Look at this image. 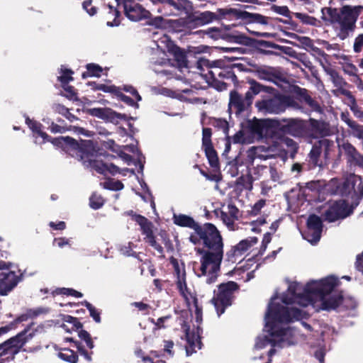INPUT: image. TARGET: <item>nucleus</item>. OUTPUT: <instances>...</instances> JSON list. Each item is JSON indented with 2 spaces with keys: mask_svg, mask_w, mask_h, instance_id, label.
Instances as JSON below:
<instances>
[{
  "mask_svg": "<svg viewBox=\"0 0 363 363\" xmlns=\"http://www.w3.org/2000/svg\"><path fill=\"white\" fill-rule=\"evenodd\" d=\"M172 219L175 225L192 229L189 241L195 245L203 246L196 249V254L200 255L201 264L197 276H206V284L216 282L224 254L223 238L218 229L211 223L201 224L186 214H174Z\"/></svg>",
  "mask_w": 363,
  "mask_h": 363,
  "instance_id": "f257e3e1",
  "label": "nucleus"
},
{
  "mask_svg": "<svg viewBox=\"0 0 363 363\" xmlns=\"http://www.w3.org/2000/svg\"><path fill=\"white\" fill-rule=\"evenodd\" d=\"M253 8L251 5H242L240 9L225 7L218 9L216 12L206 11L198 13H191V9L186 13L187 16L186 18L176 20L174 23L186 28L203 26L213 21H220L223 19L240 20L244 24L255 23L262 26L273 24V18L246 11V9H252Z\"/></svg>",
  "mask_w": 363,
  "mask_h": 363,
  "instance_id": "f03ea898",
  "label": "nucleus"
},
{
  "mask_svg": "<svg viewBox=\"0 0 363 363\" xmlns=\"http://www.w3.org/2000/svg\"><path fill=\"white\" fill-rule=\"evenodd\" d=\"M360 10V6L352 7L349 5L343 6L340 9L323 7L321 9V19L325 25L333 27L337 25V37L344 40L354 32Z\"/></svg>",
  "mask_w": 363,
  "mask_h": 363,
  "instance_id": "7ed1b4c3",
  "label": "nucleus"
},
{
  "mask_svg": "<svg viewBox=\"0 0 363 363\" xmlns=\"http://www.w3.org/2000/svg\"><path fill=\"white\" fill-rule=\"evenodd\" d=\"M239 289V284L233 281L221 283L217 286V289L213 291V296L210 301L214 306L218 316L232 306L235 298V293H238Z\"/></svg>",
  "mask_w": 363,
  "mask_h": 363,
  "instance_id": "20e7f679",
  "label": "nucleus"
},
{
  "mask_svg": "<svg viewBox=\"0 0 363 363\" xmlns=\"http://www.w3.org/2000/svg\"><path fill=\"white\" fill-rule=\"evenodd\" d=\"M302 318V311L296 308H288L280 303L269 304L265 318L267 325H272L275 323H289Z\"/></svg>",
  "mask_w": 363,
  "mask_h": 363,
  "instance_id": "39448f33",
  "label": "nucleus"
},
{
  "mask_svg": "<svg viewBox=\"0 0 363 363\" xmlns=\"http://www.w3.org/2000/svg\"><path fill=\"white\" fill-rule=\"evenodd\" d=\"M295 104L292 96L277 93L272 97L257 101L255 107L259 112L264 114H279L284 112L288 107L294 106Z\"/></svg>",
  "mask_w": 363,
  "mask_h": 363,
  "instance_id": "423d86ee",
  "label": "nucleus"
},
{
  "mask_svg": "<svg viewBox=\"0 0 363 363\" xmlns=\"http://www.w3.org/2000/svg\"><path fill=\"white\" fill-rule=\"evenodd\" d=\"M29 330L30 327H27L16 335L0 344V363L14 359L26 342L33 337L31 333L27 335Z\"/></svg>",
  "mask_w": 363,
  "mask_h": 363,
  "instance_id": "0eeeda50",
  "label": "nucleus"
},
{
  "mask_svg": "<svg viewBox=\"0 0 363 363\" xmlns=\"http://www.w3.org/2000/svg\"><path fill=\"white\" fill-rule=\"evenodd\" d=\"M56 147L60 148L66 154L72 157L83 158L91 148L92 142L89 140L80 139L79 141L69 136H60L55 138Z\"/></svg>",
  "mask_w": 363,
  "mask_h": 363,
  "instance_id": "6e6552de",
  "label": "nucleus"
},
{
  "mask_svg": "<svg viewBox=\"0 0 363 363\" xmlns=\"http://www.w3.org/2000/svg\"><path fill=\"white\" fill-rule=\"evenodd\" d=\"M335 148L333 140L322 138L315 141L307 156V162L310 169L323 167V160L329 159L330 153Z\"/></svg>",
  "mask_w": 363,
  "mask_h": 363,
  "instance_id": "1a4fd4ad",
  "label": "nucleus"
},
{
  "mask_svg": "<svg viewBox=\"0 0 363 363\" xmlns=\"http://www.w3.org/2000/svg\"><path fill=\"white\" fill-rule=\"evenodd\" d=\"M357 206L358 202L350 204L345 199L334 201L329 203L328 208L324 212L323 216L325 220L329 223L343 220L351 216Z\"/></svg>",
  "mask_w": 363,
  "mask_h": 363,
  "instance_id": "9d476101",
  "label": "nucleus"
},
{
  "mask_svg": "<svg viewBox=\"0 0 363 363\" xmlns=\"http://www.w3.org/2000/svg\"><path fill=\"white\" fill-rule=\"evenodd\" d=\"M276 128L284 135L303 138L308 134V123L300 118H283L276 121Z\"/></svg>",
  "mask_w": 363,
  "mask_h": 363,
  "instance_id": "9b49d317",
  "label": "nucleus"
},
{
  "mask_svg": "<svg viewBox=\"0 0 363 363\" xmlns=\"http://www.w3.org/2000/svg\"><path fill=\"white\" fill-rule=\"evenodd\" d=\"M335 194L341 196L350 197L353 202H358L363 198V182L360 177L347 179L337 186Z\"/></svg>",
  "mask_w": 363,
  "mask_h": 363,
  "instance_id": "f8f14e48",
  "label": "nucleus"
},
{
  "mask_svg": "<svg viewBox=\"0 0 363 363\" xmlns=\"http://www.w3.org/2000/svg\"><path fill=\"white\" fill-rule=\"evenodd\" d=\"M254 98L249 89L244 97L236 90H233L230 93L229 109L233 111L236 116L248 111L252 108Z\"/></svg>",
  "mask_w": 363,
  "mask_h": 363,
  "instance_id": "ddd939ff",
  "label": "nucleus"
},
{
  "mask_svg": "<svg viewBox=\"0 0 363 363\" xmlns=\"http://www.w3.org/2000/svg\"><path fill=\"white\" fill-rule=\"evenodd\" d=\"M118 6L123 5L125 16L133 21H140L150 18L151 13L135 0H116Z\"/></svg>",
  "mask_w": 363,
  "mask_h": 363,
  "instance_id": "4468645a",
  "label": "nucleus"
},
{
  "mask_svg": "<svg viewBox=\"0 0 363 363\" xmlns=\"http://www.w3.org/2000/svg\"><path fill=\"white\" fill-rule=\"evenodd\" d=\"M0 269H6L0 272V295L6 296L21 280V276L15 272L9 270L5 262H0Z\"/></svg>",
  "mask_w": 363,
  "mask_h": 363,
  "instance_id": "2eb2a0df",
  "label": "nucleus"
},
{
  "mask_svg": "<svg viewBox=\"0 0 363 363\" xmlns=\"http://www.w3.org/2000/svg\"><path fill=\"white\" fill-rule=\"evenodd\" d=\"M306 227L304 238L311 243H317L320 239L323 228L320 217L315 214H311L307 219Z\"/></svg>",
  "mask_w": 363,
  "mask_h": 363,
  "instance_id": "dca6fc26",
  "label": "nucleus"
},
{
  "mask_svg": "<svg viewBox=\"0 0 363 363\" xmlns=\"http://www.w3.org/2000/svg\"><path fill=\"white\" fill-rule=\"evenodd\" d=\"M235 25H233L232 28H230V26L227 27V31L223 34H221V31L219 28H211L208 30L207 33L210 34L211 33H214L215 34L211 35L213 38H216L217 36L220 35L223 39L225 40L228 42L235 43L242 45L247 46L248 44L245 43V38H251L246 35L245 33L235 30Z\"/></svg>",
  "mask_w": 363,
  "mask_h": 363,
  "instance_id": "f3484780",
  "label": "nucleus"
},
{
  "mask_svg": "<svg viewBox=\"0 0 363 363\" xmlns=\"http://www.w3.org/2000/svg\"><path fill=\"white\" fill-rule=\"evenodd\" d=\"M90 115L99 118L106 120L111 123L117 124L119 120L129 121L133 120V117L128 116L126 114L117 113L108 108H94L89 110Z\"/></svg>",
  "mask_w": 363,
  "mask_h": 363,
  "instance_id": "a211bd4d",
  "label": "nucleus"
},
{
  "mask_svg": "<svg viewBox=\"0 0 363 363\" xmlns=\"http://www.w3.org/2000/svg\"><path fill=\"white\" fill-rule=\"evenodd\" d=\"M332 134L329 123L323 121L310 118L308 124V134L312 138H325Z\"/></svg>",
  "mask_w": 363,
  "mask_h": 363,
  "instance_id": "6ab92c4d",
  "label": "nucleus"
},
{
  "mask_svg": "<svg viewBox=\"0 0 363 363\" xmlns=\"http://www.w3.org/2000/svg\"><path fill=\"white\" fill-rule=\"evenodd\" d=\"M203 329L200 325H197L196 328L190 332L189 328L185 330V336L187 345L186 346V354L187 356L191 355L196 352V350H201L203 343L201 342V334Z\"/></svg>",
  "mask_w": 363,
  "mask_h": 363,
  "instance_id": "aec40b11",
  "label": "nucleus"
},
{
  "mask_svg": "<svg viewBox=\"0 0 363 363\" xmlns=\"http://www.w3.org/2000/svg\"><path fill=\"white\" fill-rule=\"evenodd\" d=\"M244 65L241 63H233L227 65L225 68L217 69L216 72H211L214 76L217 74L218 77L223 79H226L232 82L235 86L238 84V79L235 74V69L239 72L243 70Z\"/></svg>",
  "mask_w": 363,
  "mask_h": 363,
  "instance_id": "412c9836",
  "label": "nucleus"
},
{
  "mask_svg": "<svg viewBox=\"0 0 363 363\" xmlns=\"http://www.w3.org/2000/svg\"><path fill=\"white\" fill-rule=\"evenodd\" d=\"M245 39V43L248 44V47L252 48L257 50L258 52L264 55H272L274 53L272 51L267 50L269 48L280 50L281 48L280 45L270 41L257 40L252 38Z\"/></svg>",
  "mask_w": 363,
  "mask_h": 363,
  "instance_id": "4be33fe9",
  "label": "nucleus"
},
{
  "mask_svg": "<svg viewBox=\"0 0 363 363\" xmlns=\"http://www.w3.org/2000/svg\"><path fill=\"white\" fill-rule=\"evenodd\" d=\"M256 74L258 79L273 82L277 84L278 82H284V77L281 72L274 68H262L259 67L256 70Z\"/></svg>",
  "mask_w": 363,
  "mask_h": 363,
  "instance_id": "5701e85b",
  "label": "nucleus"
},
{
  "mask_svg": "<svg viewBox=\"0 0 363 363\" xmlns=\"http://www.w3.org/2000/svg\"><path fill=\"white\" fill-rule=\"evenodd\" d=\"M167 49L168 52L173 56L179 67H188L186 53L184 50L174 44L172 41L167 43Z\"/></svg>",
  "mask_w": 363,
  "mask_h": 363,
  "instance_id": "b1692460",
  "label": "nucleus"
},
{
  "mask_svg": "<svg viewBox=\"0 0 363 363\" xmlns=\"http://www.w3.org/2000/svg\"><path fill=\"white\" fill-rule=\"evenodd\" d=\"M152 228L153 224L152 222L147 226L143 225L141 233L145 236L144 240L150 246L153 247L161 256H163L164 249L162 245L157 242Z\"/></svg>",
  "mask_w": 363,
  "mask_h": 363,
  "instance_id": "393cba45",
  "label": "nucleus"
},
{
  "mask_svg": "<svg viewBox=\"0 0 363 363\" xmlns=\"http://www.w3.org/2000/svg\"><path fill=\"white\" fill-rule=\"evenodd\" d=\"M320 281H311L303 289L301 297L307 303H311L315 297L320 298Z\"/></svg>",
  "mask_w": 363,
  "mask_h": 363,
  "instance_id": "a878e982",
  "label": "nucleus"
},
{
  "mask_svg": "<svg viewBox=\"0 0 363 363\" xmlns=\"http://www.w3.org/2000/svg\"><path fill=\"white\" fill-rule=\"evenodd\" d=\"M322 300L321 308L325 311L336 309L339 307L343 301V296L341 294H334L328 298H320Z\"/></svg>",
  "mask_w": 363,
  "mask_h": 363,
  "instance_id": "bb28decb",
  "label": "nucleus"
},
{
  "mask_svg": "<svg viewBox=\"0 0 363 363\" xmlns=\"http://www.w3.org/2000/svg\"><path fill=\"white\" fill-rule=\"evenodd\" d=\"M62 320L64 322L61 327L67 333L72 330H78L83 328L82 323L79 320L78 318L73 317L69 315H60Z\"/></svg>",
  "mask_w": 363,
  "mask_h": 363,
  "instance_id": "cd10ccee",
  "label": "nucleus"
},
{
  "mask_svg": "<svg viewBox=\"0 0 363 363\" xmlns=\"http://www.w3.org/2000/svg\"><path fill=\"white\" fill-rule=\"evenodd\" d=\"M337 279L333 276L328 277L320 280V298L330 294L337 285Z\"/></svg>",
  "mask_w": 363,
  "mask_h": 363,
  "instance_id": "c85d7f7f",
  "label": "nucleus"
},
{
  "mask_svg": "<svg viewBox=\"0 0 363 363\" xmlns=\"http://www.w3.org/2000/svg\"><path fill=\"white\" fill-rule=\"evenodd\" d=\"M108 11L104 16V19L106 21V25L109 27L118 26L121 23L120 11L113 6H107Z\"/></svg>",
  "mask_w": 363,
  "mask_h": 363,
  "instance_id": "c756f323",
  "label": "nucleus"
},
{
  "mask_svg": "<svg viewBox=\"0 0 363 363\" xmlns=\"http://www.w3.org/2000/svg\"><path fill=\"white\" fill-rule=\"evenodd\" d=\"M164 4L174 7L179 12L188 13L193 9L192 3L189 0H164Z\"/></svg>",
  "mask_w": 363,
  "mask_h": 363,
  "instance_id": "7c9ffc66",
  "label": "nucleus"
},
{
  "mask_svg": "<svg viewBox=\"0 0 363 363\" xmlns=\"http://www.w3.org/2000/svg\"><path fill=\"white\" fill-rule=\"evenodd\" d=\"M247 83L250 85L249 89L250 90V93H252L254 96L262 91L273 94L274 91H276L274 87L262 85L254 79H247Z\"/></svg>",
  "mask_w": 363,
  "mask_h": 363,
  "instance_id": "2f4dec72",
  "label": "nucleus"
},
{
  "mask_svg": "<svg viewBox=\"0 0 363 363\" xmlns=\"http://www.w3.org/2000/svg\"><path fill=\"white\" fill-rule=\"evenodd\" d=\"M247 126L250 132L253 134L263 135L267 129V125L265 121L258 120L255 118L252 121H248Z\"/></svg>",
  "mask_w": 363,
  "mask_h": 363,
  "instance_id": "473e14b6",
  "label": "nucleus"
},
{
  "mask_svg": "<svg viewBox=\"0 0 363 363\" xmlns=\"http://www.w3.org/2000/svg\"><path fill=\"white\" fill-rule=\"evenodd\" d=\"M176 284L180 294L184 297L187 305L189 306V297L193 299V297L195 296V295H194L188 288L186 282V278L177 280Z\"/></svg>",
  "mask_w": 363,
  "mask_h": 363,
  "instance_id": "72a5a7b5",
  "label": "nucleus"
},
{
  "mask_svg": "<svg viewBox=\"0 0 363 363\" xmlns=\"http://www.w3.org/2000/svg\"><path fill=\"white\" fill-rule=\"evenodd\" d=\"M208 159L210 166L213 168L219 167V159L216 150L213 146L206 147L202 148Z\"/></svg>",
  "mask_w": 363,
  "mask_h": 363,
  "instance_id": "f704fd0d",
  "label": "nucleus"
},
{
  "mask_svg": "<svg viewBox=\"0 0 363 363\" xmlns=\"http://www.w3.org/2000/svg\"><path fill=\"white\" fill-rule=\"evenodd\" d=\"M58 357L69 363H77L78 354L77 352L69 348H62L58 353Z\"/></svg>",
  "mask_w": 363,
  "mask_h": 363,
  "instance_id": "c9c22d12",
  "label": "nucleus"
},
{
  "mask_svg": "<svg viewBox=\"0 0 363 363\" xmlns=\"http://www.w3.org/2000/svg\"><path fill=\"white\" fill-rule=\"evenodd\" d=\"M65 340L67 342L74 343V346L77 349L78 352L81 355L84 356L86 360H87L89 362L92 361L91 356L93 354V352H89L86 350H85L81 342L75 340L73 337H65Z\"/></svg>",
  "mask_w": 363,
  "mask_h": 363,
  "instance_id": "e433bc0d",
  "label": "nucleus"
},
{
  "mask_svg": "<svg viewBox=\"0 0 363 363\" xmlns=\"http://www.w3.org/2000/svg\"><path fill=\"white\" fill-rule=\"evenodd\" d=\"M258 239L257 237H250L239 242L236 245L240 252V255L245 252L250 247L257 243Z\"/></svg>",
  "mask_w": 363,
  "mask_h": 363,
  "instance_id": "4c0bfd02",
  "label": "nucleus"
},
{
  "mask_svg": "<svg viewBox=\"0 0 363 363\" xmlns=\"http://www.w3.org/2000/svg\"><path fill=\"white\" fill-rule=\"evenodd\" d=\"M105 203V200L101 195L94 192L89 198V206L92 209L97 210L101 208Z\"/></svg>",
  "mask_w": 363,
  "mask_h": 363,
  "instance_id": "58836bf2",
  "label": "nucleus"
},
{
  "mask_svg": "<svg viewBox=\"0 0 363 363\" xmlns=\"http://www.w3.org/2000/svg\"><path fill=\"white\" fill-rule=\"evenodd\" d=\"M89 86H91V89L94 91L100 90L105 93H111L113 94L117 90V87L115 85L108 86L104 84H97L95 82H90L88 83Z\"/></svg>",
  "mask_w": 363,
  "mask_h": 363,
  "instance_id": "ea45409f",
  "label": "nucleus"
},
{
  "mask_svg": "<svg viewBox=\"0 0 363 363\" xmlns=\"http://www.w3.org/2000/svg\"><path fill=\"white\" fill-rule=\"evenodd\" d=\"M210 124L213 127L222 130L225 135H228L229 124L228 121L223 118H211Z\"/></svg>",
  "mask_w": 363,
  "mask_h": 363,
  "instance_id": "a19ab883",
  "label": "nucleus"
},
{
  "mask_svg": "<svg viewBox=\"0 0 363 363\" xmlns=\"http://www.w3.org/2000/svg\"><path fill=\"white\" fill-rule=\"evenodd\" d=\"M81 304L84 306L88 309V311H89L90 316L94 319V320L96 323H101V312L98 309H96L91 303H90L87 301H82Z\"/></svg>",
  "mask_w": 363,
  "mask_h": 363,
  "instance_id": "79ce46f5",
  "label": "nucleus"
},
{
  "mask_svg": "<svg viewBox=\"0 0 363 363\" xmlns=\"http://www.w3.org/2000/svg\"><path fill=\"white\" fill-rule=\"evenodd\" d=\"M145 20H147V24L153 26L155 28H164L167 26L166 20L162 16L152 18L150 16V18H146Z\"/></svg>",
  "mask_w": 363,
  "mask_h": 363,
  "instance_id": "37998d69",
  "label": "nucleus"
},
{
  "mask_svg": "<svg viewBox=\"0 0 363 363\" xmlns=\"http://www.w3.org/2000/svg\"><path fill=\"white\" fill-rule=\"evenodd\" d=\"M127 214L132 217V220L135 221L140 226V230H142L143 225H145V226H147L148 224L151 223L150 220H149L146 217L137 214L133 211L130 210L127 212Z\"/></svg>",
  "mask_w": 363,
  "mask_h": 363,
  "instance_id": "c03bdc74",
  "label": "nucleus"
},
{
  "mask_svg": "<svg viewBox=\"0 0 363 363\" xmlns=\"http://www.w3.org/2000/svg\"><path fill=\"white\" fill-rule=\"evenodd\" d=\"M114 95H116L118 99L121 101L126 104L127 105L133 107L138 108L139 106L137 102H135L132 98L125 95L121 91V87H117V90L115 91Z\"/></svg>",
  "mask_w": 363,
  "mask_h": 363,
  "instance_id": "a18cd8bd",
  "label": "nucleus"
},
{
  "mask_svg": "<svg viewBox=\"0 0 363 363\" xmlns=\"http://www.w3.org/2000/svg\"><path fill=\"white\" fill-rule=\"evenodd\" d=\"M62 74L57 77V80L61 82L62 85L69 84V82L73 81L74 78L72 74L74 72L70 69H61Z\"/></svg>",
  "mask_w": 363,
  "mask_h": 363,
  "instance_id": "49530a36",
  "label": "nucleus"
},
{
  "mask_svg": "<svg viewBox=\"0 0 363 363\" xmlns=\"http://www.w3.org/2000/svg\"><path fill=\"white\" fill-rule=\"evenodd\" d=\"M212 130L210 128H203L202 129V148L213 146L211 140Z\"/></svg>",
  "mask_w": 363,
  "mask_h": 363,
  "instance_id": "de8ad7c7",
  "label": "nucleus"
},
{
  "mask_svg": "<svg viewBox=\"0 0 363 363\" xmlns=\"http://www.w3.org/2000/svg\"><path fill=\"white\" fill-rule=\"evenodd\" d=\"M54 294L72 296L77 298L83 296L82 293L70 288H57L55 290Z\"/></svg>",
  "mask_w": 363,
  "mask_h": 363,
  "instance_id": "09e8293b",
  "label": "nucleus"
},
{
  "mask_svg": "<svg viewBox=\"0 0 363 363\" xmlns=\"http://www.w3.org/2000/svg\"><path fill=\"white\" fill-rule=\"evenodd\" d=\"M78 336L81 340L85 342L88 348L92 350L94 347V343L91 335L86 330L80 328V330L78 332Z\"/></svg>",
  "mask_w": 363,
  "mask_h": 363,
  "instance_id": "8fccbe9b",
  "label": "nucleus"
},
{
  "mask_svg": "<svg viewBox=\"0 0 363 363\" xmlns=\"http://www.w3.org/2000/svg\"><path fill=\"white\" fill-rule=\"evenodd\" d=\"M288 292L293 296H295L296 298L303 300V298L301 297L303 289L299 283L296 281L291 283L288 287Z\"/></svg>",
  "mask_w": 363,
  "mask_h": 363,
  "instance_id": "3c124183",
  "label": "nucleus"
},
{
  "mask_svg": "<svg viewBox=\"0 0 363 363\" xmlns=\"http://www.w3.org/2000/svg\"><path fill=\"white\" fill-rule=\"evenodd\" d=\"M294 16L301 20V21L307 25L316 26L318 20L313 16L303 13H294Z\"/></svg>",
  "mask_w": 363,
  "mask_h": 363,
  "instance_id": "603ef678",
  "label": "nucleus"
},
{
  "mask_svg": "<svg viewBox=\"0 0 363 363\" xmlns=\"http://www.w3.org/2000/svg\"><path fill=\"white\" fill-rule=\"evenodd\" d=\"M284 143L289 148L290 157L294 158L298 150V143L293 139L289 138L284 139Z\"/></svg>",
  "mask_w": 363,
  "mask_h": 363,
  "instance_id": "864d4df0",
  "label": "nucleus"
},
{
  "mask_svg": "<svg viewBox=\"0 0 363 363\" xmlns=\"http://www.w3.org/2000/svg\"><path fill=\"white\" fill-rule=\"evenodd\" d=\"M91 167L95 169L98 173L106 175L108 169V164L104 163L101 160H94L91 162Z\"/></svg>",
  "mask_w": 363,
  "mask_h": 363,
  "instance_id": "5fc2aeb1",
  "label": "nucleus"
},
{
  "mask_svg": "<svg viewBox=\"0 0 363 363\" xmlns=\"http://www.w3.org/2000/svg\"><path fill=\"white\" fill-rule=\"evenodd\" d=\"M347 125L353 130L354 134L357 138L363 139V125L358 124L354 121H349L347 122Z\"/></svg>",
  "mask_w": 363,
  "mask_h": 363,
  "instance_id": "6e6d98bb",
  "label": "nucleus"
},
{
  "mask_svg": "<svg viewBox=\"0 0 363 363\" xmlns=\"http://www.w3.org/2000/svg\"><path fill=\"white\" fill-rule=\"evenodd\" d=\"M254 179L250 174L242 175L238 178V183L242 184L245 189L248 190L252 189V184Z\"/></svg>",
  "mask_w": 363,
  "mask_h": 363,
  "instance_id": "4d7b16f0",
  "label": "nucleus"
},
{
  "mask_svg": "<svg viewBox=\"0 0 363 363\" xmlns=\"http://www.w3.org/2000/svg\"><path fill=\"white\" fill-rule=\"evenodd\" d=\"M86 68L91 77H100L101 76L103 69L99 65L94 63H89L86 65Z\"/></svg>",
  "mask_w": 363,
  "mask_h": 363,
  "instance_id": "13d9d810",
  "label": "nucleus"
},
{
  "mask_svg": "<svg viewBox=\"0 0 363 363\" xmlns=\"http://www.w3.org/2000/svg\"><path fill=\"white\" fill-rule=\"evenodd\" d=\"M294 94L298 100L304 103L308 101V97H311L306 89L301 88L298 86L294 87Z\"/></svg>",
  "mask_w": 363,
  "mask_h": 363,
  "instance_id": "bf43d9fd",
  "label": "nucleus"
},
{
  "mask_svg": "<svg viewBox=\"0 0 363 363\" xmlns=\"http://www.w3.org/2000/svg\"><path fill=\"white\" fill-rule=\"evenodd\" d=\"M104 187L112 191H120L123 189L124 185L121 181L108 180L104 183Z\"/></svg>",
  "mask_w": 363,
  "mask_h": 363,
  "instance_id": "052dcab7",
  "label": "nucleus"
},
{
  "mask_svg": "<svg viewBox=\"0 0 363 363\" xmlns=\"http://www.w3.org/2000/svg\"><path fill=\"white\" fill-rule=\"evenodd\" d=\"M63 89L66 92L64 95L66 98L69 100H77V93L73 86H70L68 84L62 85Z\"/></svg>",
  "mask_w": 363,
  "mask_h": 363,
  "instance_id": "680f3d73",
  "label": "nucleus"
},
{
  "mask_svg": "<svg viewBox=\"0 0 363 363\" xmlns=\"http://www.w3.org/2000/svg\"><path fill=\"white\" fill-rule=\"evenodd\" d=\"M193 304L195 308V318L196 323L201 324L203 317V309L201 306H199L198 298L196 296L193 297Z\"/></svg>",
  "mask_w": 363,
  "mask_h": 363,
  "instance_id": "e2e57ef3",
  "label": "nucleus"
},
{
  "mask_svg": "<svg viewBox=\"0 0 363 363\" xmlns=\"http://www.w3.org/2000/svg\"><path fill=\"white\" fill-rule=\"evenodd\" d=\"M272 10L280 15L285 16V17H288L289 18H291L290 16L291 12L286 6L272 5Z\"/></svg>",
  "mask_w": 363,
  "mask_h": 363,
  "instance_id": "0e129e2a",
  "label": "nucleus"
},
{
  "mask_svg": "<svg viewBox=\"0 0 363 363\" xmlns=\"http://www.w3.org/2000/svg\"><path fill=\"white\" fill-rule=\"evenodd\" d=\"M265 199H259L252 206V209L250 211V214L252 216L258 215L260 213L261 209L265 206Z\"/></svg>",
  "mask_w": 363,
  "mask_h": 363,
  "instance_id": "69168bd1",
  "label": "nucleus"
},
{
  "mask_svg": "<svg viewBox=\"0 0 363 363\" xmlns=\"http://www.w3.org/2000/svg\"><path fill=\"white\" fill-rule=\"evenodd\" d=\"M26 123L28 127L32 130L33 132L38 134L42 130V124L35 121H33L29 118L26 119Z\"/></svg>",
  "mask_w": 363,
  "mask_h": 363,
  "instance_id": "338daca9",
  "label": "nucleus"
},
{
  "mask_svg": "<svg viewBox=\"0 0 363 363\" xmlns=\"http://www.w3.org/2000/svg\"><path fill=\"white\" fill-rule=\"evenodd\" d=\"M353 49L354 52H360L363 49V33L358 35L354 42Z\"/></svg>",
  "mask_w": 363,
  "mask_h": 363,
  "instance_id": "774afa93",
  "label": "nucleus"
}]
</instances>
